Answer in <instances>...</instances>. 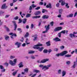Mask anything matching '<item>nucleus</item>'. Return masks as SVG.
Masks as SVG:
<instances>
[{"mask_svg":"<svg viewBox=\"0 0 77 77\" xmlns=\"http://www.w3.org/2000/svg\"><path fill=\"white\" fill-rule=\"evenodd\" d=\"M53 24H54V22H53V21H52L51 23V26H53Z\"/></svg>","mask_w":77,"mask_h":77,"instance_id":"obj_55","label":"nucleus"},{"mask_svg":"<svg viewBox=\"0 0 77 77\" xmlns=\"http://www.w3.org/2000/svg\"><path fill=\"white\" fill-rule=\"evenodd\" d=\"M46 44L47 46H50L51 45L50 42V41H48L47 42H46Z\"/></svg>","mask_w":77,"mask_h":77,"instance_id":"obj_22","label":"nucleus"},{"mask_svg":"<svg viewBox=\"0 0 77 77\" xmlns=\"http://www.w3.org/2000/svg\"><path fill=\"white\" fill-rule=\"evenodd\" d=\"M49 16L48 15H43L42 17V18L43 19H47L48 18Z\"/></svg>","mask_w":77,"mask_h":77,"instance_id":"obj_16","label":"nucleus"},{"mask_svg":"<svg viewBox=\"0 0 77 77\" xmlns=\"http://www.w3.org/2000/svg\"><path fill=\"white\" fill-rule=\"evenodd\" d=\"M48 12V11L47 10L45 9H42V13H45V12Z\"/></svg>","mask_w":77,"mask_h":77,"instance_id":"obj_26","label":"nucleus"},{"mask_svg":"<svg viewBox=\"0 0 77 77\" xmlns=\"http://www.w3.org/2000/svg\"><path fill=\"white\" fill-rule=\"evenodd\" d=\"M6 69H4L3 70H1V72H5Z\"/></svg>","mask_w":77,"mask_h":77,"instance_id":"obj_53","label":"nucleus"},{"mask_svg":"<svg viewBox=\"0 0 77 77\" xmlns=\"http://www.w3.org/2000/svg\"><path fill=\"white\" fill-rule=\"evenodd\" d=\"M43 52L44 53H47L48 52V50L47 49H45L43 50Z\"/></svg>","mask_w":77,"mask_h":77,"instance_id":"obj_37","label":"nucleus"},{"mask_svg":"<svg viewBox=\"0 0 77 77\" xmlns=\"http://www.w3.org/2000/svg\"><path fill=\"white\" fill-rule=\"evenodd\" d=\"M53 41H55L56 42L57 41H60L61 40L60 39H59V38L58 37H56L53 39Z\"/></svg>","mask_w":77,"mask_h":77,"instance_id":"obj_13","label":"nucleus"},{"mask_svg":"<svg viewBox=\"0 0 77 77\" xmlns=\"http://www.w3.org/2000/svg\"><path fill=\"white\" fill-rule=\"evenodd\" d=\"M7 8L8 6H6V4L5 3H4L2 5L1 8L2 9H7Z\"/></svg>","mask_w":77,"mask_h":77,"instance_id":"obj_12","label":"nucleus"},{"mask_svg":"<svg viewBox=\"0 0 77 77\" xmlns=\"http://www.w3.org/2000/svg\"><path fill=\"white\" fill-rule=\"evenodd\" d=\"M41 46H42V44H38L37 45H35L34 47H33V48L34 49H38V51H42L43 49L44 48L43 47H42L41 48H40V47H40Z\"/></svg>","mask_w":77,"mask_h":77,"instance_id":"obj_2","label":"nucleus"},{"mask_svg":"<svg viewBox=\"0 0 77 77\" xmlns=\"http://www.w3.org/2000/svg\"><path fill=\"white\" fill-rule=\"evenodd\" d=\"M17 72H18V70L16 71L15 72H13L12 73L13 75V76H15L17 73Z\"/></svg>","mask_w":77,"mask_h":77,"instance_id":"obj_30","label":"nucleus"},{"mask_svg":"<svg viewBox=\"0 0 77 77\" xmlns=\"http://www.w3.org/2000/svg\"><path fill=\"white\" fill-rule=\"evenodd\" d=\"M66 74V72L65 71H63L62 72V77H64Z\"/></svg>","mask_w":77,"mask_h":77,"instance_id":"obj_17","label":"nucleus"},{"mask_svg":"<svg viewBox=\"0 0 77 77\" xmlns=\"http://www.w3.org/2000/svg\"><path fill=\"white\" fill-rule=\"evenodd\" d=\"M63 11V10L62 9H59V13L60 14H62Z\"/></svg>","mask_w":77,"mask_h":77,"instance_id":"obj_28","label":"nucleus"},{"mask_svg":"<svg viewBox=\"0 0 77 77\" xmlns=\"http://www.w3.org/2000/svg\"><path fill=\"white\" fill-rule=\"evenodd\" d=\"M17 60V59H14L13 60V61L11 60H10L9 61V64L10 65H11V66H15V65H16Z\"/></svg>","mask_w":77,"mask_h":77,"instance_id":"obj_4","label":"nucleus"},{"mask_svg":"<svg viewBox=\"0 0 77 77\" xmlns=\"http://www.w3.org/2000/svg\"><path fill=\"white\" fill-rule=\"evenodd\" d=\"M60 5V3H57L56 5V7L57 8H59V6Z\"/></svg>","mask_w":77,"mask_h":77,"instance_id":"obj_44","label":"nucleus"},{"mask_svg":"<svg viewBox=\"0 0 77 77\" xmlns=\"http://www.w3.org/2000/svg\"><path fill=\"white\" fill-rule=\"evenodd\" d=\"M51 64H48L47 66H44L43 65L41 64L39 66V67H40V68H42V69H43L44 71H46L47 69H48L49 67H51Z\"/></svg>","mask_w":77,"mask_h":77,"instance_id":"obj_1","label":"nucleus"},{"mask_svg":"<svg viewBox=\"0 0 77 77\" xmlns=\"http://www.w3.org/2000/svg\"><path fill=\"white\" fill-rule=\"evenodd\" d=\"M0 68L1 69H4V67L2 65H0Z\"/></svg>","mask_w":77,"mask_h":77,"instance_id":"obj_47","label":"nucleus"},{"mask_svg":"<svg viewBox=\"0 0 77 77\" xmlns=\"http://www.w3.org/2000/svg\"><path fill=\"white\" fill-rule=\"evenodd\" d=\"M24 72L27 73L28 72V71H29V68H26L24 69Z\"/></svg>","mask_w":77,"mask_h":77,"instance_id":"obj_35","label":"nucleus"},{"mask_svg":"<svg viewBox=\"0 0 77 77\" xmlns=\"http://www.w3.org/2000/svg\"><path fill=\"white\" fill-rule=\"evenodd\" d=\"M14 19L15 20H18V17L16 16V17H14Z\"/></svg>","mask_w":77,"mask_h":77,"instance_id":"obj_49","label":"nucleus"},{"mask_svg":"<svg viewBox=\"0 0 77 77\" xmlns=\"http://www.w3.org/2000/svg\"><path fill=\"white\" fill-rule=\"evenodd\" d=\"M22 22L23 23L25 24H26V23H27V19L24 18L23 20H22Z\"/></svg>","mask_w":77,"mask_h":77,"instance_id":"obj_20","label":"nucleus"},{"mask_svg":"<svg viewBox=\"0 0 77 77\" xmlns=\"http://www.w3.org/2000/svg\"><path fill=\"white\" fill-rule=\"evenodd\" d=\"M15 56H14L11 55L10 57L11 59H14V58H15Z\"/></svg>","mask_w":77,"mask_h":77,"instance_id":"obj_36","label":"nucleus"},{"mask_svg":"<svg viewBox=\"0 0 77 77\" xmlns=\"http://www.w3.org/2000/svg\"><path fill=\"white\" fill-rule=\"evenodd\" d=\"M5 38V39L6 41H7V40H8V39L9 38V36H7V35H5L4 36Z\"/></svg>","mask_w":77,"mask_h":77,"instance_id":"obj_23","label":"nucleus"},{"mask_svg":"<svg viewBox=\"0 0 77 77\" xmlns=\"http://www.w3.org/2000/svg\"><path fill=\"white\" fill-rule=\"evenodd\" d=\"M69 5V3H66V4L65 6L66 8H67V9H69V5Z\"/></svg>","mask_w":77,"mask_h":77,"instance_id":"obj_24","label":"nucleus"},{"mask_svg":"<svg viewBox=\"0 0 77 77\" xmlns=\"http://www.w3.org/2000/svg\"><path fill=\"white\" fill-rule=\"evenodd\" d=\"M76 65V62H74V64L72 66V67L73 68H75Z\"/></svg>","mask_w":77,"mask_h":77,"instance_id":"obj_33","label":"nucleus"},{"mask_svg":"<svg viewBox=\"0 0 77 77\" xmlns=\"http://www.w3.org/2000/svg\"><path fill=\"white\" fill-rule=\"evenodd\" d=\"M22 46L23 47H25V46H26V43H24L22 45Z\"/></svg>","mask_w":77,"mask_h":77,"instance_id":"obj_62","label":"nucleus"},{"mask_svg":"<svg viewBox=\"0 0 77 77\" xmlns=\"http://www.w3.org/2000/svg\"><path fill=\"white\" fill-rule=\"evenodd\" d=\"M65 56L66 57H71V55L67 54L65 55Z\"/></svg>","mask_w":77,"mask_h":77,"instance_id":"obj_34","label":"nucleus"},{"mask_svg":"<svg viewBox=\"0 0 77 77\" xmlns=\"http://www.w3.org/2000/svg\"><path fill=\"white\" fill-rule=\"evenodd\" d=\"M66 3L65 2V1L61 2V5L62 6H64L65 5H66Z\"/></svg>","mask_w":77,"mask_h":77,"instance_id":"obj_32","label":"nucleus"},{"mask_svg":"<svg viewBox=\"0 0 77 77\" xmlns=\"http://www.w3.org/2000/svg\"><path fill=\"white\" fill-rule=\"evenodd\" d=\"M33 8L31 6H30L29 8V11H32L33 9Z\"/></svg>","mask_w":77,"mask_h":77,"instance_id":"obj_41","label":"nucleus"},{"mask_svg":"<svg viewBox=\"0 0 77 77\" xmlns=\"http://www.w3.org/2000/svg\"><path fill=\"white\" fill-rule=\"evenodd\" d=\"M62 27H58L55 28L54 29V30L55 32H57L62 30Z\"/></svg>","mask_w":77,"mask_h":77,"instance_id":"obj_6","label":"nucleus"},{"mask_svg":"<svg viewBox=\"0 0 77 77\" xmlns=\"http://www.w3.org/2000/svg\"><path fill=\"white\" fill-rule=\"evenodd\" d=\"M33 27H34V25L33 24H32L31 26V29H32L33 28Z\"/></svg>","mask_w":77,"mask_h":77,"instance_id":"obj_48","label":"nucleus"},{"mask_svg":"<svg viewBox=\"0 0 77 77\" xmlns=\"http://www.w3.org/2000/svg\"><path fill=\"white\" fill-rule=\"evenodd\" d=\"M29 33L28 32H26V34L24 35V38H27L29 36Z\"/></svg>","mask_w":77,"mask_h":77,"instance_id":"obj_25","label":"nucleus"},{"mask_svg":"<svg viewBox=\"0 0 77 77\" xmlns=\"http://www.w3.org/2000/svg\"><path fill=\"white\" fill-rule=\"evenodd\" d=\"M43 3L42 2H40L39 3L40 5H43Z\"/></svg>","mask_w":77,"mask_h":77,"instance_id":"obj_58","label":"nucleus"},{"mask_svg":"<svg viewBox=\"0 0 77 77\" xmlns=\"http://www.w3.org/2000/svg\"><path fill=\"white\" fill-rule=\"evenodd\" d=\"M33 72H36V73H38V72H40V71L38 70L34 69L33 70Z\"/></svg>","mask_w":77,"mask_h":77,"instance_id":"obj_29","label":"nucleus"},{"mask_svg":"<svg viewBox=\"0 0 77 77\" xmlns=\"http://www.w3.org/2000/svg\"><path fill=\"white\" fill-rule=\"evenodd\" d=\"M73 17V14H71L69 15L66 16V17L67 18H70Z\"/></svg>","mask_w":77,"mask_h":77,"instance_id":"obj_21","label":"nucleus"},{"mask_svg":"<svg viewBox=\"0 0 77 77\" xmlns=\"http://www.w3.org/2000/svg\"><path fill=\"white\" fill-rule=\"evenodd\" d=\"M48 51V52L49 53H50L52 51V50L51 49H50Z\"/></svg>","mask_w":77,"mask_h":77,"instance_id":"obj_50","label":"nucleus"},{"mask_svg":"<svg viewBox=\"0 0 77 77\" xmlns=\"http://www.w3.org/2000/svg\"><path fill=\"white\" fill-rule=\"evenodd\" d=\"M64 0H59V2L61 3V2H64Z\"/></svg>","mask_w":77,"mask_h":77,"instance_id":"obj_61","label":"nucleus"},{"mask_svg":"<svg viewBox=\"0 0 77 77\" xmlns=\"http://www.w3.org/2000/svg\"><path fill=\"white\" fill-rule=\"evenodd\" d=\"M64 48H65V47L64 46H62L60 47V48H61V49H62V50Z\"/></svg>","mask_w":77,"mask_h":77,"instance_id":"obj_52","label":"nucleus"},{"mask_svg":"<svg viewBox=\"0 0 77 77\" xmlns=\"http://www.w3.org/2000/svg\"><path fill=\"white\" fill-rule=\"evenodd\" d=\"M46 7L47 8H49L50 9L52 8V6H51V4H49L48 5H47Z\"/></svg>","mask_w":77,"mask_h":77,"instance_id":"obj_14","label":"nucleus"},{"mask_svg":"<svg viewBox=\"0 0 77 77\" xmlns=\"http://www.w3.org/2000/svg\"><path fill=\"white\" fill-rule=\"evenodd\" d=\"M41 18V16H36L32 17V19H35V18Z\"/></svg>","mask_w":77,"mask_h":77,"instance_id":"obj_15","label":"nucleus"},{"mask_svg":"<svg viewBox=\"0 0 77 77\" xmlns=\"http://www.w3.org/2000/svg\"><path fill=\"white\" fill-rule=\"evenodd\" d=\"M69 36L71 38H73V37L74 38H75V37H76V38H77V35H75L74 34L72 33H70L69 34Z\"/></svg>","mask_w":77,"mask_h":77,"instance_id":"obj_10","label":"nucleus"},{"mask_svg":"<svg viewBox=\"0 0 77 77\" xmlns=\"http://www.w3.org/2000/svg\"><path fill=\"white\" fill-rule=\"evenodd\" d=\"M77 12H76L74 14V17H76V16H77Z\"/></svg>","mask_w":77,"mask_h":77,"instance_id":"obj_59","label":"nucleus"},{"mask_svg":"<svg viewBox=\"0 0 77 77\" xmlns=\"http://www.w3.org/2000/svg\"><path fill=\"white\" fill-rule=\"evenodd\" d=\"M6 30L7 32H9V31H10V30H9V29L8 28H7V29H6Z\"/></svg>","mask_w":77,"mask_h":77,"instance_id":"obj_60","label":"nucleus"},{"mask_svg":"<svg viewBox=\"0 0 77 77\" xmlns=\"http://www.w3.org/2000/svg\"><path fill=\"white\" fill-rule=\"evenodd\" d=\"M35 53V51H29L28 54H33Z\"/></svg>","mask_w":77,"mask_h":77,"instance_id":"obj_27","label":"nucleus"},{"mask_svg":"<svg viewBox=\"0 0 77 77\" xmlns=\"http://www.w3.org/2000/svg\"><path fill=\"white\" fill-rule=\"evenodd\" d=\"M50 25H48L47 26H45V28H46V30L42 32L43 33H47L48 31V30L50 29Z\"/></svg>","mask_w":77,"mask_h":77,"instance_id":"obj_5","label":"nucleus"},{"mask_svg":"<svg viewBox=\"0 0 77 77\" xmlns=\"http://www.w3.org/2000/svg\"><path fill=\"white\" fill-rule=\"evenodd\" d=\"M66 32V30H64L61 31L60 32L61 33H63V34H65V33Z\"/></svg>","mask_w":77,"mask_h":77,"instance_id":"obj_45","label":"nucleus"},{"mask_svg":"<svg viewBox=\"0 0 77 77\" xmlns=\"http://www.w3.org/2000/svg\"><path fill=\"white\" fill-rule=\"evenodd\" d=\"M66 63L67 65H70V64H71V62L70 61H66Z\"/></svg>","mask_w":77,"mask_h":77,"instance_id":"obj_39","label":"nucleus"},{"mask_svg":"<svg viewBox=\"0 0 77 77\" xmlns=\"http://www.w3.org/2000/svg\"><path fill=\"white\" fill-rule=\"evenodd\" d=\"M41 14V11H38L34 13V14L35 15H38L40 14Z\"/></svg>","mask_w":77,"mask_h":77,"instance_id":"obj_18","label":"nucleus"},{"mask_svg":"<svg viewBox=\"0 0 77 77\" xmlns=\"http://www.w3.org/2000/svg\"><path fill=\"white\" fill-rule=\"evenodd\" d=\"M31 6L32 7V8H34L36 7V5H35V4H32Z\"/></svg>","mask_w":77,"mask_h":77,"instance_id":"obj_46","label":"nucleus"},{"mask_svg":"<svg viewBox=\"0 0 77 77\" xmlns=\"http://www.w3.org/2000/svg\"><path fill=\"white\" fill-rule=\"evenodd\" d=\"M57 35L58 36L59 38H61V32L58 33Z\"/></svg>","mask_w":77,"mask_h":77,"instance_id":"obj_40","label":"nucleus"},{"mask_svg":"<svg viewBox=\"0 0 77 77\" xmlns=\"http://www.w3.org/2000/svg\"><path fill=\"white\" fill-rule=\"evenodd\" d=\"M36 74H34L33 75H32V76H31V77H34L35 76H36Z\"/></svg>","mask_w":77,"mask_h":77,"instance_id":"obj_57","label":"nucleus"},{"mask_svg":"<svg viewBox=\"0 0 77 77\" xmlns=\"http://www.w3.org/2000/svg\"><path fill=\"white\" fill-rule=\"evenodd\" d=\"M41 8V7H38L37 8H35V10H39V9H40Z\"/></svg>","mask_w":77,"mask_h":77,"instance_id":"obj_51","label":"nucleus"},{"mask_svg":"<svg viewBox=\"0 0 77 77\" xmlns=\"http://www.w3.org/2000/svg\"><path fill=\"white\" fill-rule=\"evenodd\" d=\"M32 37H33L34 39H33V41H36L37 39H38V35L36 34L33 35L32 36Z\"/></svg>","mask_w":77,"mask_h":77,"instance_id":"obj_11","label":"nucleus"},{"mask_svg":"<svg viewBox=\"0 0 77 77\" xmlns=\"http://www.w3.org/2000/svg\"><path fill=\"white\" fill-rule=\"evenodd\" d=\"M30 16H31V14H28L26 15V17L29 18V17H30Z\"/></svg>","mask_w":77,"mask_h":77,"instance_id":"obj_31","label":"nucleus"},{"mask_svg":"<svg viewBox=\"0 0 77 77\" xmlns=\"http://www.w3.org/2000/svg\"><path fill=\"white\" fill-rule=\"evenodd\" d=\"M75 52L76 54H77V49H75Z\"/></svg>","mask_w":77,"mask_h":77,"instance_id":"obj_63","label":"nucleus"},{"mask_svg":"<svg viewBox=\"0 0 77 77\" xmlns=\"http://www.w3.org/2000/svg\"><path fill=\"white\" fill-rule=\"evenodd\" d=\"M4 65H5V66H6L7 67L9 65V64L8 63H5L4 64Z\"/></svg>","mask_w":77,"mask_h":77,"instance_id":"obj_43","label":"nucleus"},{"mask_svg":"<svg viewBox=\"0 0 77 77\" xmlns=\"http://www.w3.org/2000/svg\"><path fill=\"white\" fill-rule=\"evenodd\" d=\"M9 16H10V15H5V18H8V17H9Z\"/></svg>","mask_w":77,"mask_h":77,"instance_id":"obj_64","label":"nucleus"},{"mask_svg":"<svg viewBox=\"0 0 77 77\" xmlns=\"http://www.w3.org/2000/svg\"><path fill=\"white\" fill-rule=\"evenodd\" d=\"M12 36H14L16 37L17 36V35L16 34V33H14L12 35Z\"/></svg>","mask_w":77,"mask_h":77,"instance_id":"obj_56","label":"nucleus"},{"mask_svg":"<svg viewBox=\"0 0 77 77\" xmlns=\"http://www.w3.org/2000/svg\"><path fill=\"white\" fill-rule=\"evenodd\" d=\"M19 24H20V23H21L22 22V20H21V18L19 19Z\"/></svg>","mask_w":77,"mask_h":77,"instance_id":"obj_42","label":"nucleus"},{"mask_svg":"<svg viewBox=\"0 0 77 77\" xmlns=\"http://www.w3.org/2000/svg\"><path fill=\"white\" fill-rule=\"evenodd\" d=\"M15 45H17V48H20V47H21V43L18 42H17L15 43Z\"/></svg>","mask_w":77,"mask_h":77,"instance_id":"obj_8","label":"nucleus"},{"mask_svg":"<svg viewBox=\"0 0 77 77\" xmlns=\"http://www.w3.org/2000/svg\"><path fill=\"white\" fill-rule=\"evenodd\" d=\"M68 52L66 51H63L62 52H61L60 53H59L56 54V56L57 57H59V56H63L64 55L66 54H67Z\"/></svg>","mask_w":77,"mask_h":77,"instance_id":"obj_3","label":"nucleus"},{"mask_svg":"<svg viewBox=\"0 0 77 77\" xmlns=\"http://www.w3.org/2000/svg\"><path fill=\"white\" fill-rule=\"evenodd\" d=\"M18 66H19V68H22L23 67V62H21L18 64Z\"/></svg>","mask_w":77,"mask_h":77,"instance_id":"obj_19","label":"nucleus"},{"mask_svg":"<svg viewBox=\"0 0 77 77\" xmlns=\"http://www.w3.org/2000/svg\"><path fill=\"white\" fill-rule=\"evenodd\" d=\"M59 50V49L57 48H55L54 49V51H57Z\"/></svg>","mask_w":77,"mask_h":77,"instance_id":"obj_54","label":"nucleus"},{"mask_svg":"<svg viewBox=\"0 0 77 77\" xmlns=\"http://www.w3.org/2000/svg\"><path fill=\"white\" fill-rule=\"evenodd\" d=\"M48 60H49V59H44L42 60L40 62V63H45L46 62L48 61Z\"/></svg>","mask_w":77,"mask_h":77,"instance_id":"obj_9","label":"nucleus"},{"mask_svg":"<svg viewBox=\"0 0 77 77\" xmlns=\"http://www.w3.org/2000/svg\"><path fill=\"white\" fill-rule=\"evenodd\" d=\"M62 72V70L61 69H59L58 71V73L59 74H61V72Z\"/></svg>","mask_w":77,"mask_h":77,"instance_id":"obj_38","label":"nucleus"},{"mask_svg":"<svg viewBox=\"0 0 77 77\" xmlns=\"http://www.w3.org/2000/svg\"><path fill=\"white\" fill-rule=\"evenodd\" d=\"M12 23H13V24L14 26V30H16L17 28V25L16 23V22L15 21H12Z\"/></svg>","mask_w":77,"mask_h":77,"instance_id":"obj_7","label":"nucleus"}]
</instances>
